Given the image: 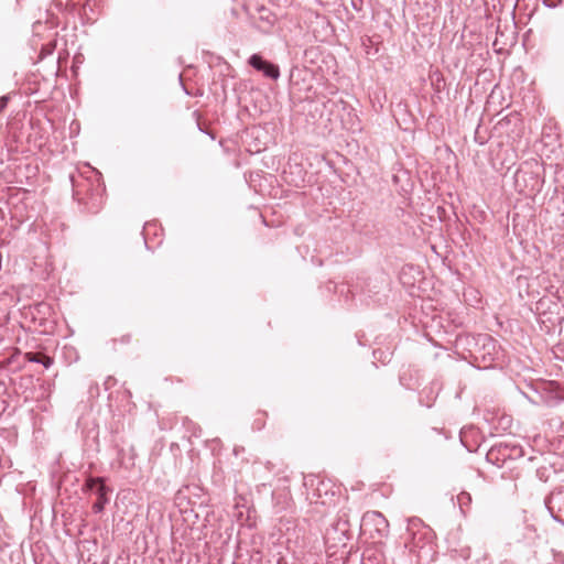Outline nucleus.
<instances>
[{
  "instance_id": "nucleus-1",
  "label": "nucleus",
  "mask_w": 564,
  "mask_h": 564,
  "mask_svg": "<svg viewBox=\"0 0 564 564\" xmlns=\"http://www.w3.org/2000/svg\"><path fill=\"white\" fill-rule=\"evenodd\" d=\"M457 344L468 350L469 357L479 369L494 368L505 362V350L498 340L488 334L459 336Z\"/></svg>"
},
{
  "instance_id": "nucleus-2",
  "label": "nucleus",
  "mask_w": 564,
  "mask_h": 564,
  "mask_svg": "<svg viewBox=\"0 0 564 564\" xmlns=\"http://www.w3.org/2000/svg\"><path fill=\"white\" fill-rule=\"evenodd\" d=\"M433 538V530L420 518L413 517L408 519L404 544L411 553H415L417 556H421V552L426 547L431 551Z\"/></svg>"
},
{
  "instance_id": "nucleus-3",
  "label": "nucleus",
  "mask_w": 564,
  "mask_h": 564,
  "mask_svg": "<svg viewBox=\"0 0 564 564\" xmlns=\"http://www.w3.org/2000/svg\"><path fill=\"white\" fill-rule=\"evenodd\" d=\"M349 540V523L347 520L337 519L325 530L324 544L329 556L336 555L341 547L347 546Z\"/></svg>"
},
{
  "instance_id": "nucleus-4",
  "label": "nucleus",
  "mask_w": 564,
  "mask_h": 564,
  "mask_svg": "<svg viewBox=\"0 0 564 564\" xmlns=\"http://www.w3.org/2000/svg\"><path fill=\"white\" fill-rule=\"evenodd\" d=\"M84 491L94 494L97 499L93 503L91 509L94 513H101L107 503H109V496L112 489L106 484V478L89 476L83 487Z\"/></svg>"
},
{
  "instance_id": "nucleus-5",
  "label": "nucleus",
  "mask_w": 564,
  "mask_h": 564,
  "mask_svg": "<svg viewBox=\"0 0 564 564\" xmlns=\"http://www.w3.org/2000/svg\"><path fill=\"white\" fill-rule=\"evenodd\" d=\"M361 529L365 532H369L371 538L377 534L378 538H383L389 532V522L379 511H368L362 516Z\"/></svg>"
},
{
  "instance_id": "nucleus-6",
  "label": "nucleus",
  "mask_w": 564,
  "mask_h": 564,
  "mask_svg": "<svg viewBox=\"0 0 564 564\" xmlns=\"http://www.w3.org/2000/svg\"><path fill=\"white\" fill-rule=\"evenodd\" d=\"M544 505L551 517L564 525V487L553 489L544 499Z\"/></svg>"
},
{
  "instance_id": "nucleus-7",
  "label": "nucleus",
  "mask_w": 564,
  "mask_h": 564,
  "mask_svg": "<svg viewBox=\"0 0 564 564\" xmlns=\"http://www.w3.org/2000/svg\"><path fill=\"white\" fill-rule=\"evenodd\" d=\"M249 65L265 77L276 80L280 77V69L276 64L263 58L260 54H252L248 59Z\"/></svg>"
},
{
  "instance_id": "nucleus-8",
  "label": "nucleus",
  "mask_w": 564,
  "mask_h": 564,
  "mask_svg": "<svg viewBox=\"0 0 564 564\" xmlns=\"http://www.w3.org/2000/svg\"><path fill=\"white\" fill-rule=\"evenodd\" d=\"M521 452L517 446L510 447L507 444L499 443L491 446L487 453V460L499 464L505 462L507 458H511L513 455H518Z\"/></svg>"
},
{
  "instance_id": "nucleus-9",
  "label": "nucleus",
  "mask_w": 564,
  "mask_h": 564,
  "mask_svg": "<svg viewBox=\"0 0 564 564\" xmlns=\"http://www.w3.org/2000/svg\"><path fill=\"white\" fill-rule=\"evenodd\" d=\"M438 390L440 387L437 383H431L429 387H425L420 393V404L426 408H431L436 400Z\"/></svg>"
},
{
  "instance_id": "nucleus-10",
  "label": "nucleus",
  "mask_w": 564,
  "mask_h": 564,
  "mask_svg": "<svg viewBox=\"0 0 564 564\" xmlns=\"http://www.w3.org/2000/svg\"><path fill=\"white\" fill-rule=\"evenodd\" d=\"M25 357L30 362L41 364L46 369L54 362L53 358L42 352H26Z\"/></svg>"
},
{
  "instance_id": "nucleus-11",
  "label": "nucleus",
  "mask_w": 564,
  "mask_h": 564,
  "mask_svg": "<svg viewBox=\"0 0 564 564\" xmlns=\"http://www.w3.org/2000/svg\"><path fill=\"white\" fill-rule=\"evenodd\" d=\"M456 499H457V503H458L462 514L465 516L469 509L470 503H471L470 494L467 491H462L457 495Z\"/></svg>"
},
{
  "instance_id": "nucleus-12",
  "label": "nucleus",
  "mask_w": 564,
  "mask_h": 564,
  "mask_svg": "<svg viewBox=\"0 0 564 564\" xmlns=\"http://www.w3.org/2000/svg\"><path fill=\"white\" fill-rule=\"evenodd\" d=\"M188 423V431H191L192 435L195 436V437H199L200 436V432H202V429L199 425H197L196 423L192 422L191 420L188 419H185L184 420V424Z\"/></svg>"
},
{
  "instance_id": "nucleus-13",
  "label": "nucleus",
  "mask_w": 564,
  "mask_h": 564,
  "mask_svg": "<svg viewBox=\"0 0 564 564\" xmlns=\"http://www.w3.org/2000/svg\"><path fill=\"white\" fill-rule=\"evenodd\" d=\"M386 286H387L386 280L381 281V286H378L377 284H375L373 289H371L370 284H368L369 289L367 290V294L369 297H372V294L378 295L381 290L386 289Z\"/></svg>"
},
{
  "instance_id": "nucleus-14",
  "label": "nucleus",
  "mask_w": 564,
  "mask_h": 564,
  "mask_svg": "<svg viewBox=\"0 0 564 564\" xmlns=\"http://www.w3.org/2000/svg\"><path fill=\"white\" fill-rule=\"evenodd\" d=\"M549 474H550V469L547 467H540L536 469V477L541 481L546 482L549 480Z\"/></svg>"
},
{
  "instance_id": "nucleus-15",
  "label": "nucleus",
  "mask_w": 564,
  "mask_h": 564,
  "mask_svg": "<svg viewBox=\"0 0 564 564\" xmlns=\"http://www.w3.org/2000/svg\"><path fill=\"white\" fill-rule=\"evenodd\" d=\"M511 417L508 415H502L500 417V424L503 425V430H507L511 424Z\"/></svg>"
},
{
  "instance_id": "nucleus-16",
  "label": "nucleus",
  "mask_w": 564,
  "mask_h": 564,
  "mask_svg": "<svg viewBox=\"0 0 564 564\" xmlns=\"http://www.w3.org/2000/svg\"><path fill=\"white\" fill-rule=\"evenodd\" d=\"M9 101L8 96L0 97V113L7 108Z\"/></svg>"
},
{
  "instance_id": "nucleus-17",
  "label": "nucleus",
  "mask_w": 564,
  "mask_h": 564,
  "mask_svg": "<svg viewBox=\"0 0 564 564\" xmlns=\"http://www.w3.org/2000/svg\"><path fill=\"white\" fill-rule=\"evenodd\" d=\"M53 50H54V46H50L48 48H43L41 52V57L52 54Z\"/></svg>"
},
{
  "instance_id": "nucleus-18",
  "label": "nucleus",
  "mask_w": 564,
  "mask_h": 564,
  "mask_svg": "<svg viewBox=\"0 0 564 564\" xmlns=\"http://www.w3.org/2000/svg\"><path fill=\"white\" fill-rule=\"evenodd\" d=\"M70 181H72V185H73L74 195H78V192L75 189L76 184H75V177L73 175H70Z\"/></svg>"
},
{
  "instance_id": "nucleus-19",
  "label": "nucleus",
  "mask_w": 564,
  "mask_h": 564,
  "mask_svg": "<svg viewBox=\"0 0 564 564\" xmlns=\"http://www.w3.org/2000/svg\"><path fill=\"white\" fill-rule=\"evenodd\" d=\"M94 391H96V393H98V384L96 383L95 386H91L90 389H89V393L93 394Z\"/></svg>"
},
{
  "instance_id": "nucleus-20",
  "label": "nucleus",
  "mask_w": 564,
  "mask_h": 564,
  "mask_svg": "<svg viewBox=\"0 0 564 564\" xmlns=\"http://www.w3.org/2000/svg\"><path fill=\"white\" fill-rule=\"evenodd\" d=\"M94 391H96V393H98V384L96 383L95 386H91L90 389H89V393L93 394Z\"/></svg>"
},
{
  "instance_id": "nucleus-21",
  "label": "nucleus",
  "mask_w": 564,
  "mask_h": 564,
  "mask_svg": "<svg viewBox=\"0 0 564 564\" xmlns=\"http://www.w3.org/2000/svg\"><path fill=\"white\" fill-rule=\"evenodd\" d=\"M482 561H484V564H491V561H490V558L487 555H485L482 557Z\"/></svg>"
},
{
  "instance_id": "nucleus-22",
  "label": "nucleus",
  "mask_w": 564,
  "mask_h": 564,
  "mask_svg": "<svg viewBox=\"0 0 564 564\" xmlns=\"http://www.w3.org/2000/svg\"><path fill=\"white\" fill-rule=\"evenodd\" d=\"M110 380H111V378L109 377V378L105 381V387H106V389H108V388H109L108 383H109V381H110Z\"/></svg>"
},
{
  "instance_id": "nucleus-23",
  "label": "nucleus",
  "mask_w": 564,
  "mask_h": 564,
  "mask_svg": "<svg viewBox=\"0 0 564 564\" xmlns=\"http://www.w3.org/2000/svg\"><path fill=\"white\" fill-rule=\"evenodd\" d=\"M352 7H354V9H356V10H360V8H358V4L352 3Z\"/></svg>"
},
{
  "instance_id": "nucleus-24",
  "label": "nucleus",
  "mask_w": 564,
  "mask_h": 564,
  "mask_svg": "<svg viewBox=\"0 0 564 564\" xmlns=\"http://www.w3.org/2000/svg\"><path fill=\"white\" fill-rule=\"evenodd\" d=\"M352 7H354V9H356V10H360V8H358V4L352 3Z\"/></svg>"
},
{
  "instance_id": "nucleus-25",
  "label": "nucleus",
  "mask_w": 564,
  "mask_h": 564,
  "mask_svg": "<svg viewBox=\"0 0 564 564\" xmlns=\"http://www.w3.org/2000/svg\"><path fill=\"white\" fill-rule=\"evenodd\" d=\"M378 352L382 354L381 351L375 350V351H373V356H375V358H377V354H378Z\"/></svg>"
}]
</instances>
